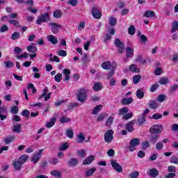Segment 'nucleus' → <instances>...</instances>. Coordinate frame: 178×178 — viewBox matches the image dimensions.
Instances as JSON below:
<instances>
[{
	"label": "nucleus",
	"instance_id": "obj_1",
	"mask_svg": "<svg viewBox=\"0 0 178 178\" xmlns=\"http://www.w3.org/2000/svg\"><path fill=\"white\" fill-rule=\"evenodd\" d=\"M29 159V155L23 154L17 160H14L13 161V165L15 170H20L22 169V165L26 163Z\"/></svg>",
	"mask_w": 178,
	"mask_h": 178
},
{
	"label": "nucleus",
	"instance_id": "obj_2",
	"mask_svg": "<svg viewBox=\"0 0 178 178\" xmlns=\"http://www.w3.org/2000/svg\"><path fill=\"white\" fill-rule=\"evenodd\" d=\"M76 97L79 102H85L87 99V91L86 89H80L78 90Z\"/></svg>",
	"mask_w": 178,
	"mask_h": 178
},
{
	"label": "nucleus",
	"instance_id": "obj_3",
	"mask_svg": "<svg viewBox=\"0 0 178 178\" xmlns=\"http://www.w3.org/2000/svg\"><path fill=\"white\" fill-rule=\"evenodd\" d=\"M162 131H163V125L159 124L152 126L149 129L151 134H159L162 133Z\"/></svg>",
	"mask_w": 178,
	"mask_h": 178
},
{
	"label": "nucleus",
	"instance_id": "obj_4",
	"mask_svg": "<svg viewBox=\"0 0 178 178\" xmlns=\"http://www.w3.org/2000/svg\"><path fill=\"white\" fill-rule=\"evenodd\" d=\"M140 145V139L138 138H133L131 140L129 143V149L130 152H133L137 149L136 147Z\"/></svg>",
	"mask_w": 178,
	"mask_h": 178
},
{
	"label": "nucleus",
	"instance_id": "obj_5",
	"mask_svg": "<svg viewBox=\"0 0 178 178\" xmlns=\"http://www.w3.org/2000/svg\"><path fill=\"white\" fill-rule=\"evenodd\" d=\"M48 26L50 27L53 34H58V33H59V29H62V25L58 24L55 22H50L49 23Z\"/></svg>",
	"mask_w": 178,
	"mask_h": 178
},
{
	"label": "nucleus",
	"instance_id": "obj_6",
	"mask_svg": "<svg viewBox=\"0 0 178 178\" xmlns=\"http://www.w3.org/2000/svg\"><path fill=\"white\" fill-rule=\"evenodd\" d=\"M47 22H49V13H45L44 14H42L37 19V24H41V23H47Z\"/></svg>",
	"mask_w": 178,
	"mask_h": 178
},
{
	"label": "nucleus",
	"instance_id": "obj_7",
	"mask_svg": "<svg viewBox=\"0 0 178 178\" xmlns=\"http://www.w3.org/2000/svg\"><path fill=\"white\" fill-rule=\"evenodd\" d=\"M113 134H115V132L112 129L108 130L104 134V141L106 143H112V140H113Z\"/></svg>",
	"mask_w": 178,
	"mask_h": 178
},
{
	"label": "nucleus",
	"instance_id": "obj_8",
	"mask_svg": "<svg viewBox=\"0 0 178 178\" xmlns=\"http://www.w3.org/2000/svg\"><path fill=\"white\" fill-rule=\"evenodd\" d=\"M42 152H44V149H40L38 152H35L31 158L32 162L33 163H37L42 156Z\"/></svg>",
	"mask_w": 178,
	"mask_h": 178
},
{
	"label": "nucleus",
	"instance_id": "obj_9",
	"mask_svg": "<svg viewBox=\"0 0 178 178\" xmlns=\"http://www.w3.org/2000/svg\"><path fill=\"white\" fill-rule=\"evenodd\" d=\"M114 44L116 47V48L118 49V52L120 54H123V51H124V44L122 42L120 39H115L114 41Z\"/></svg>",
	"mask_w": 178,
	"mask_h": 178
},
{
	"label": "nucleus",
	"instance_id": "obj_10",
	"mask_svg": "<svg viewBox=\"0 0 178 178\" xmlns=\"http://www.w3.org/2000/svg\"><path fill=\"white\" fill-rule=\"evenodd\" d=\"M8 118V109L6 107L2 106L0 107V119L1 120H5Z\"/></svg>",
	"mask_w": 178,
	"mask_h": 178
},
{
	"label": "nucleus",
	"instance_id": "obj_11",
	"mask_svg": "<svg viewBox=\"0 0 178 178\" xmlns=\"http://www.w3.org/2000/svg\"><path fill=\"white\" fill-rule=\"evenodd\" d=\"M111 163L114 170H116V172H119L120 173L122 172L123 168H122V166H120V165L118 164V163L116 162L115 160H111Z\"/></svg>",
	"mask_w": 178,
	"mask_h": 178
},
{
	"label": "nucleus",
	"instance_id": "obj_12",
	"mask_svg": "<svg viewBox=\"0 0 178 178\" xmlns=\"http://www.w3.org/2000/svg\"><path fill=\"white\" fill-rule=\"evenodd\" d=\"M92 15L95 19H101V16L102 15L101 14V11L98 9L97 7H94L92 10Z\"/></svg>",
	"mask_w": 178,
	"mask_h": 178
},
{
	"label": "nucleus",
	"instance_id": "obj_13",
	"mask_svg": "<svg viewBox=\"0 0 178 178\" xmlns=\"http://www.w3.org/2000/svg\"><path fill=\"white\" fill-rule=\"evenodd\" d=\"M62 73L63 74L64 81H69V80H70V74L72 73L70 70L65 68V69L63 70Z\"/></svg>",
	"mask_w": 178,
	"mask_h": 178
},
{
	"label": "nucleus",
	"instance_id": "obj_14",
	"mask_svg": "<svg viewBox=\"0 0 178 178\" xmlns=\"http://www.w3.org/2000/svg\"><path fill=\"white\" fill-rule=\"evenodd\" d=\"M47 40L49 42L53 45H56L58 44V38L54 35H49L47 36Z\"/></svg>",
	"mask_w": 178,
	"mask_h": 178
},
{
	"label": "nucleus",
	"instance_id": "obj_15",
	"mask_svg": "<svg viewBox=\"0 0 178 178\" xmlns=\"http://www.w3.org/2000/svg\"><path fill=\"white\" fill-rule=\"evenodd\" d=\"M148 175L149 177H158L159 176V171L156 168H152L149 170Z\"/></svg>",
	"mask_w": 178,
	"mask_h": 178
},
{
	"label": "nucleus",
	"instance_id": "obj_16",
	"mask_svg": "<svg viewBox=\"0 0 178 178\" xmlns=\"http://www.w3.org/2000/svg\"><path fill=\"white\" fill-rule=\"evenodd\" d=\"M133 126H134V120L128 122L126 125L127 131H129V133H133V131H134V128H133Z\"/></svg>",
	"mask_w": 178,
	"mask_h": 178
},
{
	"label": "nucleus",
	"instance_id": "obj_17",
	"mask_svg": "<svg viewBox=\"0 0 178 178\" xmlns=\"http://www.w3.org/2000/svg\"><path fill=\"white\" fill-rule=\"evenodd\" d=\"M78 164H79V160L76 158H72L70 159L67 162V165L72 167L76 166V165Z\"/></svg>",
	"mask_w": 178,
	"mask_h": 178
},
{
	"label": "nucleus",
	"instance_id": "obj_18",
	"mask_svg": "<svg viewBox=\"0 0 178 178\" xmlns=\"http://www.w3.org/2000/svg\"><path fill=\"white\" fill-rule=\"evenodd\" d=\"M76 138H77L76 142L79 144H81V143H83L86 140V136H84V134L81 132L76 136Z\"/></svg>",
	"mask_w": 178,
	"mask_h": 178
},
{
	"label": "nucleus",
	"instance_id": "obj_19",
	"mask_svg": "<svg viewBox=\"0 0 178 178\" xmlns=\"http://www.w3.org/2000/svg\"><path fill=\"white\" fill-rule=\"evenodd\" d=\"M92 90L96 92L101 91V90H102V83L100 82L95 83V84L92 87Z\"/></svg>",
	"mask_w": 178,
	"mask_h": 178
},
{
	"label": "nucleus",
	"instance_id": "obj_20",
	"mask_svg": "<svg viewBox=\"0 0 178 178\" xmlns=\"http://www.w3.org/2000/svg\"><path fill=\"white\" fill-rule=\"evenodd\" d=\"M56 122V118H52L50 119V121H49L46 123L45 126L48 129H51V127H52L55 124Z\"/></svg>",
	"mask_w": 178,
	"mask_h": 178
},
{
	"label": "nucleus",
	"instance_id": "obj_21",
	"mask_svg": "<svg viewBox=\"0 0 178 178\" xmlns=\"http://www.w3.org/2000/svg\"><path fill=\"white\" fill-rule=\"evenodd\" d=\"M50 175H51V176H54V177H55V178L62 177V174H60V171H59L58 170H51L50 172Z\"/></svg>",
	"mask_w": 178,
	"mask_h": 178
},
{
	"label": "nucleus",
	"instance_id": "obj_22",
	"mask_svg": "<svg viewBox=\"0 0 178 178\" xmlns=\"http://www.w3.org/2000/svg\"><path fill=\"white\" fill-rule=\"evenodd\" d=\"M136 97L139 99H143V98H144V89L143 88H140V89L137 90Z\"/></svg>",
	"mask_w": 178,
	"mask_h": 178
},
{
	"label": "nucleus",
	"instance_id": "obj_23",
	"mask_svg": "<svg viewBox=\"0 0 178 178\" xmlns=\"http://www.w3.org/2000/svg\"><path fill=\"white\" fill-rule=\"evenodd\" d=\"M121 102L122 105H130V104H133V98L132 97L124 98L122 99Z\"/></svg>",
	"mask_w": 178,
	"mask_h": 178
},
{
	"label": "nucleus",
	"instance_id": "obj_24",
	"mask_svg": "<svg viewBox=\"0 0 178 178\" xmlns=\"http://www.w3.org/2000/svg\"><path fill=\"white\" fill-rule=\"evenodd\" d=\"M63 15V13L60 10H56L54 11L53 16L54 19H60L62 16Z\"/></svg>",
	"mask_w": 178,
	"mask_h": 178
},
{
	"label": "nucleus",
	"instance_id": "obj_25",
	"mask_svg": "<svg viewBox=\"0 0 178 178\" xmlns=\"http://www.w3.org/2000/svg\"><path fill=\"white\" fill-rule=\"evenodd\" d=\"M102 67L105 70H109L112 67V63H111V61H106L102 63Z\"/></svg>",
	"mask_w": 178,
	"mask_h": 178
},
{
	"label": "nucleus",
	"instance_id": "obj_26",
	"mask_svg": "<svg viewBox=\"0 0 178 178\" xmlns=\"http://www.w3.org/2000/svg\"><path fill=\"white\" fill-rule=\"evenodd\" d=\"M4 66H5V67H6V69H12V67H13V66H15V63H13V62H12V60H5Z\"/></svg>",
	"mask_w": 178,
	"mask_h": 178
},
{
	"label": "nucleus",
	"instance_id": "obj_27",
	"mask_svg": "<svg viewBox=\"0 0 178 178\" xmlns=\"http://www.w3.org/2000/svg\"><path fill=\"white\" fill-rule=\"evenodd\" d=\"M13 131L14 133H20V131H22V125L20 124L13 125Z\"/></svg>",
	"mask_w": 178,
	"mask_h": 178
},
{
	"label": "nucleus",
	"instance_id": "obj_28",
	"mask_svg": "<svg viewBox=\"0 0 178 178\" xmlns=\"http://www.w3.org/2000/svg\"><path fill=\"white\" fill-rule=\"evenodd\" d=\"M149 106L151 109H156V108L159 107V104L156 103V102L152 100L149 104Z\"/></svg>",
	"mask_w": 178,
	"mask_h": 178
},
{
	"label": "nucleus",
	"instance_id": "obj_29",
	"mask_svg": "<svg viewBox=\"0 0 178 178\" xmlns=\"http://www.w3.org/2000/svg\"><path fill=\"white\" fill-rule=\"evenodd\" d=\"M38 48L37 47L34 46V45H29L27 47V51L29 52H31L32 54H35V52H37L38 51Z\"/></svg>",
	"mask_w": 178,
	"mask_h": 178
},
{
	"label": "nucleus",
	"instance_id": "obj_30",
	"mask_svg": "<svg viewBox=\"0 0 178 178\" xmlns=\"http://www.w3.org/2000/svg\"><path fill=\"white\" fill-rule=\"evenodd\" d=\"M134 51L131 47H127V58H132Z\"/></svg>",
	"mask_w": 178,
	"mask_h": 178
},
{
	"label": "nucleus",
	"instance_id": "obj_31",
	"mask_svg": "<svg viewBox=\"0 0 178 178\" xmlns=\"http://www.w3.org/2000/svg\"><path fill=\"white\" fill-rule=\"evenodd\" d=\"M145 17H155V13L152 10H147L143 14Z\"/></svg>",
	"mask_w": 178,
	"mask_h": 178
},
{
	"label": "nucleus",
	"instance_id": "obj_32",
	"mask_svg": "<svg viewBox=\"0 0 178 178\" xmlns=\"http://www.w3.org/2000/svg\"><path fill=\"white\" fill-rule=\"evenodd\" d=\"M129 70L130 72H134V73H138L140 72V69L137 67V65L132 64L131 66H129Z\"/></svg>",
	"mask_w": 178,
	"mask_h": 178
},
{
	"label": "nucleus",
	"instance_id": "obj_33",
	"mask_svg": "<svg viewBox=\"0 0 178 178\" xmlns=\"http://www.w3.org/2000/svg\"><path fill=\"white\" fill-rule=\"evenodd\" d=\"M178 30V22L174 21L171 29V33H176Z\"/></svg>",
	"mask_w": 178,
	"mask_h": 178
},
{
	"label": "nucleus",
	"instance_id": "obj_34",
	"mask_svg": "<svg viewBox=\"0 0 178 178\" xmlns=\"http://www.w3.org/2000/svg\"><path fill=\"white\" fill-rule=\"evenodd\" d=\"M94 158H95L94 156H88V158H86L84 160L83 163L84 165H90V163H91V162H92V161H94Z\"/></svg>",
	"mask_w": 178,
	"mask_h": 178
},
{
	"label": "nucleus",
	"instance_id": "obj_35",
	"mask_svg": "<svg viewBox=\"0 0 178 178\" xmlns=\"http://www.w3.org/2000/svg\"><path fill=\"white\" fill-rule=\"evenodd\" d=\"M145 118L147 117H145L143 115L139 116V118H138V123L139 126H143V124L145 123Z\"/></svg>",
	"mask_w": 178,
	"mask_h": 178
},
{
	"label": "nucleus",
	"instance_id": "obj_36",
	"mask_svg": "<svg viewBox=\"0 0 178 178\" xmlns=\"http://www.w3.org/2000/svg\"><path fill=\"white\" fill-rule=\"evenodd\" d=\"M103 106L99 104L95 107L92 111L93 115H97L100 111H102Z\"/></svg>",
	"mask_w": 178,
	"mask_h": 178
},
{
	"label": "nucleus",
	"instance_id": "obj_37",
	"mask_svg": "<svg viewBox=\"0 0 178 178\" xmlns=\"http://www.w3.org/2000/svg\"><path fill=\"white\" fill-rule=\"evenodd\" d=\"M159 138V136L158 135H155V134L150 135V143H152V144H155V143L158 141Z\"/></svg>",
	"mask_w": 178,
	"mask_h": 178
},
{
	"label": "nucleus",
	"instance_id": "obj_38",
	"mask_svg": "<svg viewBox=\"0 0 178 178\" xmlns=\"http://www.w3.org/2000/svg\"><path fill=\"white\" fill-rule=\"evenodd\" d=\"M65 136L68 137V138H73L74 137V133H73V129H69L66 131Z\"/></svg>",
	"mask_w": 178,
	"mask_h": 178
},
{
	"label": "nucleus",
	"instance_id": "obj_39",
	"mask_svg": "<svg viewBox=\"0 0 178 178\" xmlns=\"http://www.w3.org/2000/svg\"><path fill=\"white\" fill-rule=\"evenodd\" d=\"M138 35L142 44H145L147 41H148V38H147L145 35L141 34V33H138Z\"/></svg>",
	"mask_w": 178,
	"mask_h": 178
},
{
	"label": "nucleus",
	"instance_id": "obj_40",
	"mask_svg": "<svg viewBox=\"0 0 178 178\" xmlns=\"http://www.w3.org/2000/svg\"><path fill=\"white\" fill-rule=\"evenodd\" d=\"M97 169L95 168H90L86 172V177H90V176H92L94 175V172H95Z\"/></svg>",
	"mask_w": 178,
	"mask_h": 178
},
{
	"label": "nucleus",
	"instance_id": "obj_41",
	"mask_svg": "<svg viewBox=\"0 0 178 178\" xmlns=\"http://www.w3.org/2000/svg\"><path fill=\"white\" fill-rule=\"evenodd\" d=\"M69 148V143H62L59 147V151H66Z\"/></svg>",
	"mask_w": 178,
	"mask_h": 178
},
{
	"label": "nucleus",
	"instance_id": "obj_42",
	"mask_svg": "<svg viewBox=\"0 0 178 178\" xmlns=\"http://www.w3.org/2000/svg\"><path fill=\"white\" fill-rule=\"evenodd\" d=\"M129 112V108L124 107L119 110V115L121 116H124V115H126Z\"/></svg>",
	"mask_w": 178,
	"mask_h": 178
},
{
	"label": "nucleus",
	"instance_id": "obj_43",
	"mask_svg": "<svg viewBox=\"0 0 178 178\" xmlns=\"http://www.w3.org/2000/svg\"><path fill=\"white\" fill-rule=\"evenodd\" d=\"M70 120H72L70 118L63 116L60 118V123H62V124H63L64 123H69V122H70Z\"/></svg>",
	"mask_w": 178,
	"mask_h": 178
},
{
	"label": "nucleus",
	"instance_id": "obj_44",
	"mask_svg": "<svg viewBox=\"0 0 178 178\" xmlns=\"http://www.w3.org/2000/svg\"><path fill=\"white\" fill-rule=\"evenodd\" d=\"M113 120L114 118L113 117H109L106 121V126L109 127V126H112L113 123Z\"/></svg>",
	"mask_w": 178,
	"mask_h": 178
},
{
	"label": "nucleus",
	"instance_id": "obj_45",
	"mask_svg": "<svg viewBox=\"0 0 178 178\" xmlns=\"http://www.w3.org/2000/svg\"><path fill=\"white\" fill-rule=\"evenodd\" d=\"M140 80H141V76L136 75L133 77L134 84H138L140 83Z\"/></svg>",
	"mask_w": 178,
	"mask_h": 178
},
{
	"label": "nucleus",
	"instance_id": "obj_46",
	"mask_svg": "<svg viewBox=\"0 0 178 178\" xmlns=\"http://www.w3.org/2000/svg\"><path fill=\"white\" fill-rule=\"evenodd\" d=\"M14 140H15V136H9L4 138V143L6 144H10V142L14 141Z\"/></svg>",
	"mask_w": 178,
	"mask_h": 178
},
{
	"label": "nucleus",
	"instance_id": "obj_47",
	"mask_svg": "<svg viewBox=\"0 0 178 178\" xmlns=\"http://www.w3.org/2000/svg\"><path fill=\"white\" fill-rule=\"evenodd\" d=\"M159 83L160 84L165 86L168 84V83H169V79H168L167 77L161 78L159 80Z\"/></svg>",
	"mask_w": 178,
	"mask_h": 178
},
{
	"label": "nucleus",
	"instance_id": "obj_48",
	"mask_svg": "<svg viewBox=\"0 0 178 178\" xmlns=\"http://www.w3.org/2000/svg\"><path fill=\"white\" fill-rule=\"evenodd\" d=\"M129 34L131 35H134V34L136 33V27L134 26L131 25L128 29Z\"/></svg>",
	"mask_w": 178,
	"mask_h": 178
},
{
	"label": "nucleus",
	"instance_id": "obj_49",
	"mask_svg": "<svg viewBox=\"0 0 178 178\" xmlns=\"http://www.w3.org/2000/svg\"><path fill=\"white\" fill-rule=\"evenodd\" d=\"M133 118V113H128L122 117V120H129Z\"/></svg>",
	"mask_w": 178,
	"mask_h": 178
},
{
	"label": "nucleus",
	"instance_id": "obj_50",
	"mask_svg": "<svg viewBox=\"0 0 178 178\" xmlns=\"http://www.w3.org/2000/svg\"><path fill=\"white\" fill-rule=\"evenodd\" d=\"M170 163H175V165H178V157L176 156H172L170 160Z\"/></svg>",
	"mask_w": 178,
	"mask_h": 178
},
{
	"label": "nucleus",
	"instance_id": "obj_51",
	"mask_svg": "<svg viewBox=\"0 0 178 178\" xmlns=\"http://www.w3.org/2000/svg\"><path fill=\"white\" fill-rule=\"evenodd\" d=\"M165 99H166V95H160L157 97L158 102H165Z\"/></svg>",
	"mask_w": 178,
	"mask_h": 178
},
{
	"label": "nucleus",
	"instance_id": "obj_52",
	"mask_svg": "<svg viewBox=\"0 0 178 178\" xmlns=\"http://www.w3.org/2000/svg\"><path fill=\"white\" fill-rule=\"evenodd\" d=\"M54 80L57 83H60L62 81V74L58 73L54 76Z\"/></svg>",
	"mask_w": 178,
	"mask_h": 178
},
{
	"label": "nucleus",
	"instance_id": "obj_53",
	"mask_svg": "<svg viewBox=\"0 0 178 178\" xmlns=\"http://www.w3.org/2000/svg\"><path fill=\"white\" fill-rule=\"evenodd\" d=\"M117 20L116 18L111 17L109 18V24L111 26H116Z\"/></svg>",
	"mask_w": 178,
	"mask_h": 178
},
{
	"label": "nucleus",
	"instance_id": "obj_54",
	"mask_svg": "<svg viewBox=\"0 0 178 178\" xmlns=\"http://www.w3.org/2000/svg\"><path fill=\"white\" fill-rule=\"evenodd\" d=\"M105 118H106V113H102L97 116V122H102V120H104Z\"/></svg>",
	"mask_w": 178,
	"mask_h": 178
},
{
	"label": "nucleus",
	"instance_id": "obj_55",
	"mask_svg": "<svg viewBox=\"0 0 178 178\" xmlns=\"http://www.w3.org/2000/svg\"><path fill=\"white\" fill-rule=\"evenodd\" d=\"M19 112V108L17 106H14L11 107L10 113L13 115H17V113Z\"/></svg>",
	"mask_w": 178,
	"mask_h": 178
},
{
	"label": "nucleus",
	"instance_id": "obj_56",
	"mask_svg": "<svg viewBox=\"0 0 178 178\" xmlns=\"http://www.w3.org/2000/svg\"><path fill=\"white\" fill-rule=\"evenodd\" d=\"M149 143H148L147 140H145L142 143V149H147V148H149Z\"/></svg>",
	"mask_w": 178,
	"mask_h": 178
},
{
	"label": "nucleus",
	"instance_id": "obj_57",
	"mask_svg": "<svg viewBox=\"0 0 178 178\" xmlns=\"http://www.w3.org/2000/svg\"><path fill=\"white\" fill-rule=\"evenodd\" d=\"M19 37H20V33L15 32L13 33L11 38L12 40H15L19 39Z\"/></svg>",
	"mask_w": 178,
	"mask_h": 178
},
{
	"label": "nucleus",
	"instance_id": "obj_58",
	"mask_svg": "<svg viewBox=\"0 0 178 178\" xmlns=\"http://www.w3.org/2000/svg\"><path fill=\"white\" fill-rule=\"evenodd\" d=\"M58 56H63V58L67 55V53L65 50H60L57 52Z\"/></svg>",
	"mask_w": 178,
	"mask_h": 178
},
{
	"label": "nucleus",
	"instance_id": "obj_59",
	"mask_svg": "<svg viewBox=\"0 0 178 178\" xmlns=\"http://www.w3.org/2000/svg\"><path fill=\"white\" fill-rule=\"evenodd\" d=\"M138 176H140V172H138V171L133 172L129 175V177L131 178H138Z\"/></svg>",
	"mask_w": 178,
	"mask_h": 178
},
{
	"label": "nucleus",
	"instance_id": "obj_60",
	"mask_svg": "<svg viewBox=\"0 0 178 178\" xmlns=\"http://www.w3.org/2000/svg\"><path fill=\"white\" fill-rule=\"evenodd\" d=\"M163 148V143L162 142H159L156 144V149L158 151H161Z\"/></svg>",
	"mask_w": 178,
	"mask_h": 178
},
{
	"label": "nucleus",
	"instance_id": "obj_61",
	"mask_svg": "<svg viewBox=\"0 0 178 178\" xmlns=\"http://www.w3.org/2000/svg\"><path fill=\"white\" fill-rule=\"evenodd\" d=\"M177 90H178V85L177 84L173 85L170 88V92L173 93L175 92V91Z\"/></svg>",
	"mask_w": 178,
	"mask_h": 178
},
{
	"label": "nucleus",
	"instance_id": "obj_62",
	"mask_svg": "<svg viewBox=\"0 0 178 178\" xmlns=\"http://www.w3.org/2000/svg\"><path fill=\"white\" fill-rule=\"evenodd\" d=\"M17 59H22V58H24L25 59H27V58H29V54L25 52L19 56L17 55Z\"/></svg>",
	"mask_w": 178,
	"mask_h": 178
},
{
	"label": "nucleus",
	"instance_id": "obj_63",
	"mask_svg": "<svg viewBox=\"0 0 178 178\" xmlns=\"http://www.w3.org/2000/svg\"><path fill=\"white\" fill-rule=\"evenodd\" d=\"M152 118L154 119H155L156 120H158V119H162V114L156 113L153 114Z\"/></svg>",
	"mask_w": 178,
	"mask_h": 178
},
{
	"label": "nucleus",
	"instance_id": "obj_64",
	"mask_svg": "<svg viewBox=\"0 0 178 178\" xmlns=\"http://www.w3.org/2000/svg\"><path fill=\"white\" fill-rule=\"evenodd\" d=\"M175 177H176V173L170 172L167 175H165L164 178H175Z\"/></svg>",
	"mask_w": 178,
	"mask_h": 178
}]
</instances>
